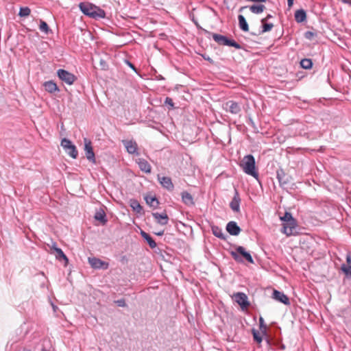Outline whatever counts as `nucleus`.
I'll return each mask as SVG.
<instances>
[{"label": "nucleus", "mask_w": 351, "mask_h": 351, "mask_svg": "<svg viewBox=\"0 0 351 351\" xmlns=\"http://www.w3.org/2000/svg\"><path fill=\"white\" fill-rule=\"evenodd\" d=\"M294 219L291 213L286 212L282 217H280V220L284 222L287 221H292Z\"/></svg>", "instance_id": "nucleus-37"}, {"label": "nucleus", "mask_w": 351, "mask_h": 351, "mask_svg": "<svg viewBox=\"0 0 351 351\" xmlns=\"http://www.w3.org/2000/svg\"><path fill=\"white\" fill-rule=\"evenodd\" d=\"M345 3H351V0H343Z\"/></svg>", "instance_id": "nucleus-51"}, {"label": "nucleus", "mask_w": 351, "mask_h": 351, "mask_svg": "<svg viewBox=\"0 0 351 351\" xmlns=\"http://www.w3.org/2000/svg\"><path fill=\"white\" fill-rule=\"evenodd\" d=\"M141 235L147 242L148 245L152 249H154L156 247V243L149 234L143 230H141Z\"/></svg>", "instance_id": "nucleus-25"}, {"label": "nucleus", "mask_w": 351, "mask_h": 351, "mask_svg": "<svg viewBox=\"0 0 351 351\" xmlns=\"http://www.w3.org/2000/svg\"><path fill=\"white\" fill-rule=\"evenodd\" d=\"M138 167H139L140 169L142 171H144L147 173H149L151 172V169H152L151 165L149 164V162L146 160H145L143 158H140V159H138Z\"/></svg>", "instance_id": "nucleus-22"}, {"label": "nucleus", "mask_w": 351, "mask_h": 351, "mask_svg": "<svg viewBox=\"0 0 351 351\" xmlns=\"http://www.w3.org/2000/svg\"><path fill=\"white\" fill-rule=\"evenodd\" d=\"M223 109L234 114H237L241 111L240 105L234 101H228L223 104Z\"/></svg>", "instance_id": "nucleus-10"}, {"label": "nucleus", "mask_w": 351, "mask_h": 351, "mask_svg": "<svg viewBox=\"0 0 351 351\" xmlns=\"http://www.w3.org/2000/svg\"><path fill=\"white\" fill-rule=\"evenodd\" d=\"M52 306H53V308L54 311H56V309L57 308V306H54L53 304H52Z\"/></svg>", "instance_id": "nucleus-52"}, {"label": "nucleus", "mask_w": 351, "mask_h": 351, "mask_svg": "<svg viewBox=\"0 0 351 351\" xmlns=\"http://www.w3.org/2000/svg\"><path fill=\"white\" fill-rule=\"evenodd\" d=\"M61 146L71 158H76L77 157L78 152L76 147L72 144L69 139L64 138L61 141Z\"/></svg>", "instance_id": "nucleus-5"}, {"label": "nucleus", "mask_w": 351, "mask_h": 351, "mask_svg": "<svg viewBox=\"0 0 351 351\" xmlns=\"http://www.w3.org/2000/svg\"><path fill=\"white\" fill-rule=\"evenodd\" d=\"M57 75L62 82L69 85L73 84L77 80L75 75L62 69L58 70Z\"/></svg>", "instance_id": "nucleus-7"}, {"label": "nucleus", "mask_w": 351, "mask_h": 351, "mask_svg": "<svg viewBox=\"0 0 351 351\" xmlns=\"http://www.w3.org/2000/svg\"><path fill=\"white\" fill-rule=\"evenodd\" d=\"M43 86L45 87V90L51 94L60 91L58 86L53 80L45 82L43 83Z\"/></svg>", "instance_id": "nucleus-19"}, {"label": "nucleus", "mask_w": 351, "mask_h": 351, "mask_svg": "<svg viewBox=\"0 0 351 351\" xmlns=\"http://www.w3.org/2000/svg\"><path fill=\"white\" fill-rule=\"evenodd\" d=\"M271 298L274 300H275L279 302H281L284 304H286V305L290 304L289 298L282 291L274 289L273 291Z\"/></svg>", "instance_id": "nucleus-13"}, {"label": "nucleus", "mask_w": 351, "mask_h": 351, "mask_svg": "<svg viewBox=\"0 0 351 351\" xmlns=\"http://www.w3.org/2000/svg\"><path fill=\"white\" fill-rule=\"evenodd\" d=\"M145 200L147 204L149 205L150 207L153 208L154 209L158 208L159 205V201L155 196L146 195L145 197Z\"/></svg>", "instance_id": "nucleus-23"}, {"label": "nucleus", "mask_w": 351, "mask_h": 351, "mask_svg": "<svg viewBox=\"0 0 351 351\" xmlns=\"http://www.w3.org/2000/svg\"><path fill=\"white\" fill-rule=\"evenodd\" d=\"M294 0H287L288 6L291 8L293 4Z\"/></svg>", "instance_id": "nucleus-48"}, {"label": "nucleus", "mask_w": 351, "mask_h": 351, "mask_svg": "<svg viewBox=\"0 0 351 351\" xmlns=\"http://www.w3.org/2000/svg\"><path fill=\"white\" fill-rule=\"evenodd\" d=\"M247 8V6H243L241 7L240 9H239V11L241 12L243 11L244 9Z\"/></svg>", "instance_id": "nucleus-50"}, {"label": "nucleus", "mask_w": 351, "mask_h": 351, "mask_svg": "<svg viewBox=\"0 0 351 351\" xmlns=\"http://www.w3.org/2000/svg\"><path fill=\"white\" fill-rule=\"evenodd\" d=\"M163 234H164V231H160V232L156 233V234H157L158 236H162V235H163Z\"/></svg>", "instance_id": "nucleus-49"}, {"label": "nucleus", "mask_w": 351, "mask_h": 351, "mask_svg": "<svg viewBox=\"0 0 351 351\" xmlns=\"http://www.w3.org/2000/svg\"><path fill=\"white\" fill-rule=\"evenodd\" d=\"M152 216L156 221L160 225H166L168 223L169 217L165 212L162 213H153Z\"/></svg>", "instance_id": "nucleus-18"}, {"label": "nucleus", "mask_w": 351, "mask_h": 351, "mask_svg": "<svg viewBox=\"0 0 351 351\" xmlns=\"http://www.w3.org/2000/svg\"><path fill=\"white\" fill-rule=\"evenodd\" d=\"M31 13V10L29 7H21L19 10V16L20 17H27Z\"/></svg>", "instance_id": "nucleus-35"}, {"label": "nucleus", "mask_w": 351, "mask_h": 351, "mask_svg": "<svg viewBox=\"0 0 351 351\" xmlns=\"http://www.w3.org/2000/svg\"><path fill=\"white\" fill-rule=\"evenodd\" d=\"M262 23V30L259 32V34H264L265 32H269L274 27L273 23H268L267 21L261 22Z\"/></svg>", "instance_id": "nucleus-32"}, {"label": "nucleus", "mask_w": 351, "mask_h": 351, "mask_svg": "<svg viewBox=\"0 0 351 351\" xmlns=\"http://www.w3.org/2000/svg\"><path fill=\"white\" fill-rule=\"evenodd\" d=\"M130 206L134 211L138 214H141L143 212V207L136 199H130Z\"/></svg>", "instance_id": "nucleus-29"}, {"label": "nucleus", "mask_w": 351, "mask_h": 351, "mask_svg": "<svg viewBox=\"0 0 351 351\" xmlns=\"http://www.w3.org/2000/svg\"><path fill=\"white\" fill-rule=\"evenodd\" d=\"M54 250L56 252V258H58V260L63 259V260L66 261V262L68 261V258H67L66 256L64 254V253L60 248L55 247Z\"/></svg>", "instance_id": "nucleus-33"}, {"label": "nucleus", "mask_w": 351, "mask_h": 351, "mask_svg": "<svg viewBox=\"0 0 351 351\" xmlns=\"http://www.w3.org/2000/svg\"><path fill=\"white\" fill-rule=\"evenodd\" d=\"M230 253L237 263H242L245 260L250 263H254L252 255L243 246H237L235 251H231Z\"/></svg>", "instance_id": "nucleus-3"}, {"label": "nucleus", "mask_w": 351, "mask_h": 351, "mask_svg": "<svg viewBox=\"0 0 351 351\" xmlns=\"http://www.w3.org/2000/svg\"><path fill=\"white\" fill-rule=\"evenodd\" d=\"M125 62L132 69H133L134 71L136 72V67L134 66V65L132 63H131L128 60H126Z\"/></svg>", "instance_id": "nucleus-45"}, {"label": "nucleus", "mask_w": 351, "mask_h": 351, "mask_svg": "<svg viewBox=\"0 0 351 351\" xmlns=\"http://www.w3.org/2000/svg\"><path fill=\"white\" fill-rule=\"evenodd\" d=\"M158 180L162 186L169 191H172L174 189V186L172 183L171 179L169 177L167 176H158Z\"/></svg>", "instance_id": "nucleus-16"}, {"label": "nucleus", "mask_w": 351, "mask_h": 351, "mask_svg": "<svg viewBox=\"0 0 351 351\" xmlns=\"http://www.w3.org/2000/svg\"><path fill=\"white\" fill-rule=\"evenodd\" d=\"M300 66L303 69H309L312 68L313 62L311 59L304 58L300 61Z\"/></svg>", "instance_id": "nucleus-31"}, {"label": "nucleus", "mask_w": 351, "mask_h": 351, "mask_svg": "<svg viewBox=\"0 0 351 351\" xmlns=\"http://www.w3.org/2000/svg\"><path fill=\"white\" fill-rule=\"evenodd\" d=\"M295 20L297 23H302L306 19V13L304 10L300 9L298 10L295 12Z\"/></svg>", "instance_id": "nucleus-26"}, {"label": "nucleus", "mask_w": 351, "mask_h": 351, "mask_svg": "<svg viewBox=\"0 0 351 351\" xmlns=\"http://www.w3.org/2000/svg\"><path fill=\"white\" fill-rule=\"evenodd\" d=\"M39 29L46 34H48L50 32H51L47 23L43 20H40V21Z\"/></svg>", "instance_id": "nucleus-34"}, {"label": "nucleus", "mask_w": 351, "mask_h": 351, "mask_svg": "<svg viewBox=\"0 0 351 351\" xmlns=\"http://www.w3.org/2000/svg\"><path fill=\"white\" fill-rule=\"evenodd\" d=\"M84 151L86 158L92 162H95V153L90 141L84 138Z\"/></svg>", "instance_id": "nucleus-11"}, {"label": "nucleus", "mask_w": 351, "mask_h": 351, "mask_svg": "<svg viewBox=\"0 0 351 351\" xmlns=\"http://www.w3.org/2000/svg\"><path fill=\"white\" fill-rule=\"evenodd\" d=\"M238 20H239V26L240 29L243 32H248L249 26L246 21L245 18L243 15L239 14L238 16Z\"/></svg>", "instance_id": "nucleus-28"}, {"label": "nucleus", "mask_w": 351, "mask_h": 351, "mask_svg": "<svg viewBox=\"0 0 351 351\" xmlns=\"http://www.w3.org/2000/svg\"><path fill=\"white\" fill-rule=\"evenodd\" d=\"M115 303L121 307H125L126 306L125 300L124 299H120L115 301Z\"/></svg>", "instance_id": "nucleus-42"}, {"label": "nucleus", "mask_w": 351, "mask_h": 351, "mask_svg": "<svg viewBox=\"0 0 351 351\" xmlns=\"http://www.w3.org/2000/svg\"><path fill=\"white\" fill-rule=\"evenodd\" d=\"M341 67H342V69L343 71H345L346 72H347L348 75L350 77V71L348 65L347 64L343 62L341 64Z\"/></svg>", "instance_id": "nucleus-44"}, {"label": "nucleus", "mask_w": 351, "mask_h": 351, "mask_svg": "<svg viewBox=\"0 0 351 351\" xmlns=\"http://www.w3.org/2000/svg\"><path fill=\"white\" fill-rule=\"evenodd\" d=\"M42 351H47L46 349H43Z\"/></svg>", "instance_id": "nucleus-53"}, {"label": "nucleus", "mask_w": 351, "mask_h": 351, "mask_svg": "<svg viewBox=\"0 0 351 351\" xmlns=\"http://www.w3.org/2000/svg\"><path fill=\"white\" fill-rule=\"evenodd\" d=\"M250 10L254 14H261L265 10V6L263 4H254L250 6Z\"/></svg>", "instance_id": "nucleus-30"}, {"label": "nucleus", "mask_w": 351, "mask_h": 351, "mask_svg": "<svg viewBox=\"0 0 351 351\" xmlns=\"http://www.w3.org/2000/svg\"><path fill=\"white\" fill-rule=\"evenodd\" d=\"M212 232L213 234L217 238L222 239V240H226V235L223 233V230L217 226H213L211 227Z\"/></svg>", "instance_id": "nucleus-24"}, {"label": "nucleus", "mask_w": 351, "mask_h": 351, "mask_svg": "<svg viewBox=\"0 0 351 351\" xmlns=\"http://www.w3.org/2000/svg\"><path fill=\"white\" fill-rule=\"evenodd\" d=\"M314 36L315 34L311 31H307L304 34V37L308 40H311Z\"/></svg>", "instance_id": "nucleus-41"}, {"label": "nucleus", "mask_w": 351, "mask_h": 351, "mask_svg": "<svg viewBox=\"0 0 351 351\" xmlns=\"http://www.w3.org/2000/svg\"><path fill=\"white\" fill-rule=\"evenodd\" d=\"M248 124L250 125L253 128H256V125L252 118H249Z\"/></svg>", "instance_id": "nucleus-47"}, {"label": "nucleus", "mask_w": 351, "mask_h": 351, "mask_svg": "<svg viewBox=\"0 0 351 351\" xmlns=\"http://www.w3.org/2000/svg\"><path fill=\"white\" fill-rule=\"evenodd\" d=\"M276 178L280 186L284 189L287 188L292 181L291 176L287 174L282 169H279L276 171Z\"/></svg>", "instance_id": "nucleus-6"}, {"label": "nucleus", "mask_w": 351, "mask_h": 351, "mask_svg": "<svg viewBox=\"0 0 351 351\" xmlns=\"http://www.w3.org/2000/svg\"><path fill=\"white\" fill-rule=\"evenodd\" d=\"M165 104L169 105L170 106V108H174V103L173 101V99L170 97H167L165 98Z\"/></svg>", "instance_id": "nucleus-40"}, {"label": "nucleus", "mask_w": 351, "mask_h": 351, "mask_svg": "<svg viewBox=\"0 0 351 351\" xmlns=\"http://www.w3.org/2000/svg\"><path fill=\"white\" fill-rule=\"evenodd\" d=\"M347 265H343L342 271L347 275H351V254L348 252L346 255Z\"/></svg>", "instance_id": "nucleus-27"}, {"label": "nucleus", "mask_w": 351, "mask_h": 351, "mask_svg": "<svg viewBox=\"0 0 351 351\" xmlns=\"http://www.w3.org/2000/svg\"><path fill=\"white\" fill-rule=\"evenodd\" d=\"M226 230L230 235L237 236L240 234L241 229L235 221H231L227 223Z\"/></svg>", "instance_id": "nucleus-17"}, {"label": "nucleus", "mask_w": 351, "mask_h": 351, "mask_svg": "<svg viewBox=\"0 0 351 351\" xmlns=\"http://www.w3.org/2000/svg\"><path fill=\"white\" fill-rule=\"evenodd\" d=\"M241 197L239 191L234 189V193L232 201L230 203V208L235 213L240 212Z\"/></svg>", "instance_id": "nucleus-12"}, {"label": "nucleus", "mask_w": 351, "mask_h": 351, "mask_svg": "<svg viewBox=\"0 0 351 351\" xmlns=\"http://www.w3.org/2000/svg\"><path fill=\"white\" fill-rule=\"evenodd\" d=\"M202 57L205 60L208 61L210 64H214L215 62L213 59H211L208 55L206 54H202Z\"/></svg>", "instance_id": "nucleus-43"}, {"label": "nucleus", "mask_w": 351, "mask_h": 351, "mask_svg": "<svg viewBox=\"0 0 351 351\" xmlns=\"http://www.w3.org/2000/svg\"><path fill=\"white\" fill-rule=\"evenodd\" d=\"M259 326L260 329L264 332L266 331L267 329V325L265 324L264 319L262 317H260L259 318Z\"/></svg>", "instance_id": "nucleus-39"}, {"label": "nucleus", "mask_w": 351, "mask_h": 351, "mask_svg": "<svg viewBox=\"0 0 351 351\" xmlns=\"http://www.w3.org/2000/svg\"><path fill=\"white\" fill-rule=\"evenodd\" d=\"M273 16L271 14H267L265 18L261 19V22L267 21L269 19H271Z\"/></svg>", "instance_id": "nucleus-46"}, {"label": "nucleus", "mask_w": 351, "mask_h": 351, "mask_svg": "<svg viewBox=\"0 0 351 351\" xmlns=\"http://www.w3.org/2000/svg\"><path fill=\"white\" fill-rule=\"evenodd\" d=\"M212 37L213 40L220 45L233 47L237 49H242L241 45L237 43L234 40L230 39L225 36L213 33Z\"/></svg>", "instance_id": "nucleus-4"}, {"label": "nucleus", "mask_w": 351, "mask_h": 351, "mask_svg": "<svg viewBox=\"0 0 351 351\" xmlns=\"http://www.w3.org/2000/svg\"><path fill=\"white\" fill-rule=\"evenodd\" d=\"M252 335H253V338H254V340L257 342L258 343H260L262 342V340H263V338L260 334V332L258 331H257L255 329H252Z\"/></svg>", "instance_id": "nucleus-36"}, {"label": "nucleus", "mask_w": 351, "mask_h": 351, "mask_svg": "<svg viewBox=\"0 0 351 351\" xmlns=\"http://www.w3.org/2000/svg\"><path fill=\"white\" fill-rule=\"evenodd\" d=\"M297 221L295 219L292 221H287L282 223V232L287 236H291L296 232Z\"/></svg>", "instance_id": "nucleus-9"}, {"label": "nucleus", "mask_w": 351, "mask_h": 351, "mask_svg": "<svg viewBox=\"0 0 351 351\" xmlns=\"http://www.w3.org/2000/svg\"><path fill=\"white\" fill-rule=\"evenodd\" d=\"M123 145L125 146L127 152L130 154H136V155L138 154L137 152L138 149V145L136 143V141L132 140H123L122 141Z\"/></svg>", "instance_id": "nucleus-14"}, {"label": "nucleus", "mask_w": 351, "mask_h": 351, "mask_svg": "<svg viewBox=\"0 0 351 351\" xmlns=\"http://www.w3.org/2000/svg\"><path fill=\"white\" fill-rule=\"evenodd\" d=\"M82 12L94 19H104L106 12L104 10L88 2H82L79 4Z\"/></svg>", "instance_id": "nucleus-1"}, {"label": "nucleus", "mask_w": 351, "mask_h": 351, "mask_svg": "<svg viewBox=\"0 0 351 351\" xmlns=\"http://www.w3.org/2000/svg\"><path fill=\"white\" fill-rule=\"evenodd\" d=\"M88 263L91 265V267L94 269H108V263L101 261L99 258L93 257L88 258Z\"/></svg>", "instance_id": "nucleus-15"}, {"label": "nucleus", "mask_w": 351, "mask_h": 351, "mask_svg": "<svg viewBox=\"0 0 351 351\" xmlns=\"http://www.w3.org/2000/svg\"><path fill=\"white\" fill-rule=\"evenodd\" d=\"M240 167L243 171L247 175L258 180V173L256 168V161L254 156L248 154L245 156L240 163Z\"/></svg>", "instance_id": "nucleus-2"}, {"label": "nucleus", "mask_w": 351, "mask_h": 351, "mask_svg": "<svg viewBox=\"0 0 351 351\" xmlns=\"http://www.w3.org/2000/svg\"><path fill=\"white\" fill-rule=\"evenodd\" d=\"M183 203L187 206H194L195 202L193 196L187 191H183L181 193Z\"/></svg>", "instance_id": "nucleus-20"}, {"label": "nucleus", "mask_w": 351, "mask_h": 351, "mask_svg": "<svg viewBox=\"0 0 351 351\" xmlns=\"http://www.w3.org/2000/svg\"><path fill=\"white\" fill-rule=\"evenodd\" d=\"M99 66L101 70L106 71L108 69V65L107 62L104 59H100L99 60Z\"/></svg>", "instance_id": "nucleus-38"}, {"label": "nucleus", "mask_w": 351, "mask_h": 351, "mask_svg": "<svg viewBox=\"0 0 351 351\" xmlns=\"http://www.w3.org/2000/svg\"><path fill=\"white\" fill-rule=\"evenodd\" d=\"M94 217L96 220L100 221L102 225H105L108 221L106 213L102 208L97 210Z\"/></svg>", "instance_id": "nucleus-21"}, {"label": "nucleus", "mask_w": 351, "mask_h": 351, "mask_svg": "<svg viewBox=\"0 0 351 351\" xmlns=\"http://www.w3.org/2000/svg\"><path fill=\"white\" fill-rule=\"evenodd\" d=\"M233 298L242 310L247 309L250 305L247 296L244 293L237 292L233 295Z\"/></svg>", "instance_id": "nucleus-8"}]
</instances>
